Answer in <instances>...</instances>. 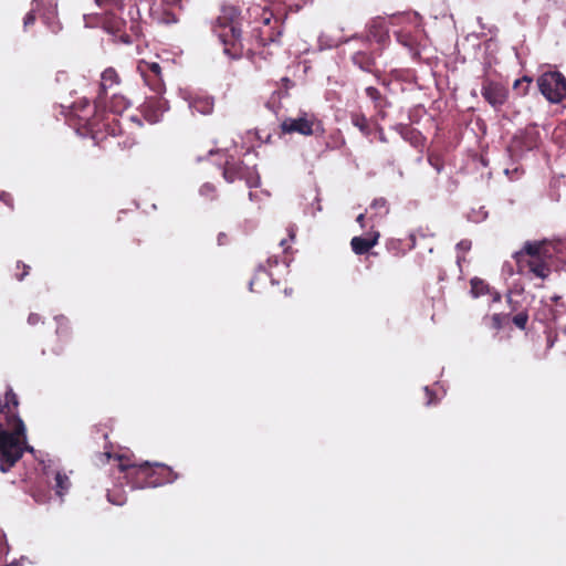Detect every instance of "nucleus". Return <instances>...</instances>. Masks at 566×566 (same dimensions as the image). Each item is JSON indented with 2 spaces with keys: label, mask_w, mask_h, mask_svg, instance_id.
I'll use <instances>...</instances> for the list:
<instances>
[{
  "label": "nucleus",
  "mask_w": 566,
  "mask_h": 566,
  "mask_svg": "<svg viewBox=\"0 0 566 566\" xmlns=\"http://www.w3.org/2000/svg\"><path fill=\"white\" fill-rule=\"evenodd\" d=\"M254 10L262 11L261 20L259 25L252 29L247 43L242 40V32L239 28L240 11L235 7L221 9L220 14L212 23V31L229 59L239 60L245 56L256 70L261 71L273 63L275 51L280 48L282 23L265 8L255 7Z\"/></svg>",
  "instance_id": "obj_1"
},
{
  "label": "nucleus",
  "mask_w": 566,
  "mask_h": 566,
  "mask_svg": "<svg viewBox=\"0 0 566 566\" xmlns=\"http://www.w3.org/2000/svg\"><path fill=\"white\" fill-rule=\"evenodd\" d=\"M19 398L11 387L0 400V471L9 472L23 457L24 452H32L33 448L27 444L25 426L18 413Z\"/></svg>",
  "instance_id": "obj_2"
},
{
  "label": "nucleus",
  "mask_w": 566,
  "mask_h": 566,
  "mask_svg": "<svg viewBox=\"0 0 566 566\" xmlns=\"http://www.w3.org/2000/svg\"><path fill=\"white\" fill-rule=\"evenodd\" d=\"M114 460L117 468L124 473V479L132 489L158 488L174 483L179 474L169 465L160 462H132L129 458L122 454H113L106 450L97 454L101 463Z\"/></svg>",
  "instance_id": "obj_3"
},
{
  "label": "nucleus",
  "mask_w": 566,
  "mask_h": 566,
  "mask_svg": "<svg viewBox=\"0 0 566 566\" xmlns=\"http://www.w3.org/2000/svg\"><path fill=\"white\" fill-rule=\"evenodd\" d=\"M98 98L93 105V114H77L82 126L95 140H103L106 136L116 137L122 134V125L118 119L124 111L130 106L129 99L119 93H113L108 108L101 106Z\"/></svg>",
  "instance_id": "obj_4"
},
{
  "label": "nucleus",
  "mask_w": 566,
  "mask_h": 566,
  "mask_svg": "<svg viewBox=\"0 0 566 566\" xmlns=\"http://www.w3.org/2000/svg\"><path fill=\"white\" fill-rule=\"evenodd\" d=\"M95 3L104 10L101 25L113 36L114 42L128 45L142 35L140 14L137 6H129L128 15L130 20L128 24L123 18L116 14V11L123 9L122 0H95Z\"/></svg>",
  "instance_id": "obj_5"
},
{
  "label": "nucleus",
  "mask_w": 566,
  "mask_h": 566,
  "mask_svg": "<svg viewBox=\"0 0 566 566\" xmlns=\"http://www.w3.org/2000/svg\"><path fill=\"white\" fill-rule=\"evenodd\" d=\"M95 3L104 10L101 25L113 36L114 42L128 45L142 35L140 14L137 6H129L128 15L130 20L128 24L123 18L116 14V11L123 9L122 0H95Z\"/></svg>",
  "instance_id": "obj_6"
},
{
  "label": "nucleus",
  "mask_w": 566,
  "mask_h": 566,
  "mask_svg": "<svg viewBox=\"0 0 566 566\" xmlns=\"http://www.w3.org/2000/svg\"><path fill=\"white\" fill-rule=\"evenodd\" d=\"M555 252V245L548 240L526 241L522 249L513 254L516 272L546 280L552 273Z\"/></svg>",
  "instance_id": "obj_7"
},
{
  "label": "nucleus",
  "mask_w": 566,
  "mask_h": 566,
  "mask_svg": "<svg viewBox=\"0 0 566 566\" xmlns=\"http://www.w3.org/2000/svg\"><path fill=\"white\" fill-rule=\"evenodd\" d=\"M417 18V13L399 12L392 13L388 17V20L381 17H377L371 20L367 28V35L364 43L375 45V48H382V51L390 41L388 24L397 25L409 23Z\"/></svg>",
  "instance_id": "obj_8"
},
{
  "label": "nucleus",
  "mask_w": 566,
  "mask_h": 566,
  "mask_svg": "<svg viewBox=\"0 0 566 566\" xmlns=\"http://www.w3.org/2000/svg\"><path fill=\"white\" fill-rule=\"evenodd\" d=\"M222 176L229 184L234 181H244L247 187L256 188L261 184V178L255 165H248L241 158L226 155L222 164Z\"/></svg>",
  "instance_id": "obj_9"
},
{
  "label": "nucleus",
  "mask_w": 566,
  "mask_h": 566,
  "mask_svg": "<svg viewBox=\"0 0 566 566\" xmlns=\"http://www.w3.org/2000/svg\"><path fill=\"white\" fill-rule=\"evenodd\" d=\"M541 94L552 104L564 102L566 96V77L559 71H547L537 77Z\"/></svg>",
  "instance_id": "obj_10"
},
{
  "label": "nucleus",
  "mask_w": 566,
  "mask_h": 566,
  "mask_svg": "<svg viewBox=\"0 0 566 566\" xmlns=\"http://www.w3.org/2000/svg\"><path fill=\"white\" fill-rule=\"evenodd\" d=\"M281 130L283 134H300L303 136H312L318 129L324 132L322 128V123L318 120L314 114L302 113L298 117H287L285 118L281 125Z\"/></svg>",
  "instance_id": "obj_11"
},
{
  "label": "nucleus",
  "mask_w": 566,
  "mask_h": 566,
  "mask_svg": "<svg viewBox=\"0 0 566 566\" xmlns=\"http://www.w3.org/2000/svg\"><path fill=\"white\" fill-rule=\"evenodd\" d=\"M181 0H159L149 7V14L154 22L159 24H174L179 21Z\"/></svg>",
  "instance_id": "obj_12"
},
{
  "label": "nucleus",
  "mask_w": 566,
  "mask_h": 566,
  "mask_svg": "<svg viewBox=\"0 0 566 566\" xmlns=\"http://www.w3.org/2000/svg\"><path fill=\"white\" fill-rule=\"evenodd\" d=\"M381 54L382 48H375V45H370L361 41L360 46L352 54L350 60L353 64L361 71L378 76L376 60L381 56Z\"/></svg>",
  "instance_id": "obj_13"
},
{
  "label": "nucleus",
  "mask_w": 566,
  "mask_h": 566,
  "mask_svg": "<svg viewBox=\"0 0 566 566\" xmlns=\"http://www.w3.org/2000/svg\"><path fill=\"white\" fill-rule=\"evenodd\" d=\"M137 72L154 93L161 95L165 92V82L161 74V66L157 62L139 60Z\"/></svg>",
  "instance_id": "obj_14"
},
{
  "label": "nucleus",
  "mask_w": 566,
  "mask_h": 566,
  "mask_svg": "<svg viewBox=\"0 0 566 566\" xmlns=\"http://www.w3.org/2000/svg\"><path fill=\"white\" fill-rule=\"evenodd\" d=\"M481 95L494 109H500L507 102L510 92L503 83L485 77Z\"/></svg>",
  "instance_id": "obj_15"
},
{
  "label": "nucleus",
  "mask_w": 566,
  "mask_h": 566,
  "mask_svg": "<svg viewBox=\"0 0 566 566\" xmlns=\"http://www.w3.org/2000/svg\"><path fill=\"white\" fill-rule=\"evenodd\" d=\"M167 109V101L158 94L147 97L140 106V113L149 124L158 123Z\"/></svg>",
  "instance_id": "obj_16"
},
{
  "label": "nucleus",
  "mask_w": 566,
  "mask_h": 566,
  "mask_svg": "<svg viewBox=\"0 0 566 566\" xmlns=\"http://www.w3.org/2000/svg\"><path fill=\"white\" fill-rule=\"evenodd\" d=\"M35 9H44L42 18L53 33L61 30L60 23L56 21L57 0H34Z\"/></svg>",
  "instance_id": "obj_17"
},
{
  "label": "nucleus",
  "mask_w": 566,
  "mask_h": 566,
  "mask_svg": "<svg viewBox=\"0 0 566 566\" xmlns=\"http://www.w3.org/2000/svg\"><path fill=\"white\" fill-rule=\"evenodd\" d=\"M539 134L534 128L525 129L520 135L515 136L512 142V148L523 154L530 151L538 146Z\"/></svg>",
  "instance_id": "obj_18"
},
{
  "label": "nucleus",
  "mask_w": 566,
  "mask_h": 566,
  "mask_svg": "<svg viewBox=\"0 0 566 566\" xmlns=\"http://www.w3.org/2000/svg\"><path fill=\"white\" fill-rule=\"evenodd\" d=\"M379 237L380 233L375 230L369 231L366 237H354L350 240V248L357 255L366 254L378 243Z\"/></svg>",
  "instance_id": "obj_19"
},
{
  "label": "nucleus",
  "mask_w": 566,
  "mask_h": 566,
  "mask_svg": "<svg viewBox=\"0 0 566 566\" xmlns=\"http://www.w3.org/2000/svg\"><path fill=\"white\" fill-rule=\"evenodd\" d=\"M120 84V76L114 67H107L101 75V92L97 96L98 101L107 95V91Z\"/></svg>",
  "instance_id": "obj_20"
},
{
  "label": "nucleus",
  "mask_w": 566,
  "mask_h": 566,
  "mask_svg": "<svg viewBox=\"0 0 566 566\" xmlns=\"http://www.w3.org/2000/svg\"><path fill=\"white\" fill-rule=\"evenodd\" d=\"M471 285V294L474 297H479L485 294H491L494 302H499L501 300V294L496 291L492 292L490 285L480 277H473L470 281Z\"/></svg>",
  "instance_id": "obj_21"
},
{
  "label": "nucleus",
  "mask_w": 566,
  "mask_h": 566,
  "mask_svg": "<svg viewBox=\"0 0 566 566\" xmlns=\"http://www.w3.org/2000/svg\"><path fill=\"white\" fill-rule=\"evenodd\" d=\"M190 107L193 112L202 115H209L213 112L214 101L210 96H195L190 102Z\"/></svg>",
  "instance_id": "obj_22"
},
{
  "label": "nucleus",
  "mask_w": 566,
  "mask_h": 566,
  "mask_svg": "<svg viewBox=\"0 0 566 566\" xmlns=\"http://www.w3.org/2000/svg\"><path fill=\"white\" fill-rule=\"evenodd\" d=\"M369 213L370 220H377L386 217L389 213L388 201L380 197L373 200L369 208L366 210Z\"/></svg>",
  "instance_id": "obj_23"
},
{
  "label": "nucleus",
  "mask_w": 566,
  "mask_h": 566,
  "mask_svg": "<svg viewBox=\"0 0 566 566\" xmlns=\"http://www.w3.org/2000/svg\"><path fill=\"white\" fill-rule=\"evenodd\" d=\"M510 321V315L505 313H494L492 315H485L482 318V323L485 327L491 331H501Z\"/></svg>",
  "instance_id": "obj_24"
},
{
  "label": "nucleus",
  "mask_w": 566,
  "mask_h": 566,
  "mask_svg": "<svg viewBox=\"0 0 566 566\" xmlns=\"http://www.w3.org/2000/svg\"><path fill=\"white\" fill-rule=\"evenodd\" d=\"M395 36L398 43L407 48L413 56L419 55L417 38L409 31L399 30L395 32Z\"/></svg>",
  "instance_id": "obj_25"
},
{
  "label": "nucleus",
  "mask_w": 566,
  "mask_h": 566,
  "mask_svg": "<svg viewBox=\"0 0 566 566\" xmlns=\"http://www.w3.org/2000/svg\"><path fill=\"white\" fill-rule=\"evenodd\" d=\"M54 319L56 323V329H55L56 336L61 340L67 342L72 336V327H71L70 319L62 314L56 315L54 317Z\"/></svg>",
  "instance_id": "obj_26"
},
{
  "label": "nucleus",
  "mask_w": 566,
  "mask_h": 566,
  "mask_svg": "<svg viewBox=\"0 0 566 566\" xmlns=\"http://www.w3.org/2000/svg\"><path fill=\"white\" fill-rule=\"evenodd\" d=\"M366 95L374 102L375 108L382 112L388 105L387 98L380 93V91L374 86L365 88Z\"/></svg>",
  "instance_id": "obj_27"
},
{
  "label": "nucleus",
  "mask_w": 566,
  "mask_h": 566,
  "mask_svg": "<svg viewBox=\"0 0 566 566\" xmlns=\"http://www.w3.org/2000/svg\"><path fill=\"white\" fill-rule=\"evenodd\" d=\"M259 283H262L263 285H266L268 283H271V284L273 283L270 273L268 271H265L262 266H260L258 269L254 276L250 281V283H249L250 291L251 292H261L260 290H258L255 287Z\"/></svg>",
  "instance_id": "obj_28"
},
{
  "label": "nucleus",
  "mask_w": 566,
  "mask_h": 566,
  "mask_svg": "<svg viewBox=\"0 0 566 566\" xmlns=\"http://www.w3.org/2000/svg\"><path fill=\"white\" fill-rule=\"evenodd\" d=\"M71 481L65 473L56 472L55 474V492L59 496H63L70 489Z\"/></svg>",
  "instance_id": "obj_29"
},
{
  "label": "nucleus",
  "mask_w": 566,
  "mask_h": 566,
  "mask_svg": "<svg viewBox=\"0 0 566 566\" xmlns=\"http://www.w3.org/2000/svg\"><path fill=\"white\" fill-rule=\"evenodd\" d=\"M532 83V78L527 75H524L513 83V90L517 91L520 96H525L528 93L530 85Z\"/></svg>",
  "instance_id": "obj_30"
},
{
  "label": "nucleus",
  "mask_w": 566,
  "mask_h": 566,
  "mask_svg": "<svg viewBox=\"0 0 566 566\" xmlns=\"http://www.w3.org/2000/svg\"><path fill=\"white\" fill-rule=\"evenodd\" d=\"M352 123L357 127L364 135H369L370 128L367 117L364 114H353Z\"/></svg>",
  "instance_id": "obj_31"
},
{
  "label": "nucleus",
  "mask_w": 566,
  "mask_h": 566,
  "mask_svg": "<svg viewBox=\"0 0 566 566\" xmlns=\"http://www.w3.org/2000/svg\"><path fill=\"white\" fill-rule=\"evenodd\" d=\"M107 500L114 505H123L126 503V495L123 491H108Z\"/></svg>",
  "instance_id": "obj_32"
},
{
  "label": "nucleus",
  "mask_w": 566,
  "mask_h": 566,
  "mask_svg": "<svg viewBox=\"0 0 566 566\" xmlns=\"http://www.w3.org/2000/svg\"><path fill=\"white\" fill-rule=\"evenodd\" d=\"M528 322V314L522 311L512 317V323L520 329H525Z\"/></svg>",
  "instance_id": "obj_33"
},
{
  "label": "nucleus",
  "mask_w": 566,
  "mask_h": 566,
  "mask_svg": "<svg viewBox=\"0 0 566 566\" xmlns=\"http://www.w3.org/2000/svg\"><path fill=\"white\" fill-rule=\"evenodd\" d=\"M429 164L436 169V171L439 174L443 169V160L440 156L430 154L428 156Z\"/></svg>",
  "instance_id": "obj_34"
},
{
  "label": "nucleus",
  "mask_w": 566,
  "mask_h": 566,
  "mask_svg": "<svg viewBox=\"0 0 566 566\" xmlns=\"http://www.w3.org/2000/svg\"><path fill=\"white\" fill-rule=\"evenodd\" d=\"M17 270H20L21 269V273H15V279L18 281H22L30 272V266L28 264H24L23 262L21 261H18L17 262Z\"/></svg>",
  "instance_id": "obj_35"
},
{
  "label": "nucleus",
  "mask_w": 566,
  "mask_h": 566,
  "mask_svg": "<svg viewBox=\"0 0 566 566\" xmlns=\"http://www.w3.org/2000/svg\"><path fill=\"white\" fill-rule=\"evenodd\" d=\"M36 18H35V9H32L30 12H28L23 19V27L24 29H29L31 25L34 24Z\"/></svg>",
  "instance_id": "obj_36"
},
{
  "label": "nucleus",
  "mask_w": 566,
  "mask_h": 566,
  "mask_svg": "<svg viewBox=\"0 0 566 566\" xmlns=\"http://www.w3.org/2000/svg\"><path fill=\"white\" fill-rule=\"evenodd\" d=\"M28 323L32 326L38 325L39 323H43V318L38 313H31L28 317Z\"/></svg>",
  "instance_id": "obj_37"
},
{
  "label": "nucleus",
  "mask_w": 566,
  "mask_h": 566,
  "mask_svg": "<svg viewBox=\"0 0 566 566\" xmlns=\"http://www.w3.org/2000/svg\"><path fill=\"white\" fill-rule=\"evenodd\" d=\"M399 245H400V241H398V240H390L387 243V249H388V251H390V252L395 251V254H398Z\"/></svg>",
  "instance_id": "obj_38"
},
{
  "label": "nucleus",
  "mask_w": 566,
  "mask_h": 566,
  "mask_svg": "<svg viewBox=\"0 0 566 566\" xmlns=\"http://www.w3.org/2000/svg\"><path fill=\"white\" fill-rule=\"evenodd\" d=\"M457 248L462 250V251H469L471 249V241L470 240H461L457 244Z\"/></svg>",
  "instance_id": "obj_39"
},
{
  "label": "nucleus",
  "mask_w": 566,
  "mask_h": 566,
  "mask_svg": "<svg viewBox=\"0 0 566 566\" xmlns=\"http://www.w3.org/2000/svg\"><path fill=\"white\" fill-rule=\"evenodd\" d=\"M366 213H367V212H365V213H360V214H358V216H357V218H356V221H357V223L360 226V228H365V227H366V224H365Z\"/></svg>",
  "instance_id": "obj_40"
},
{
  "label": "nucleus",
  "mask_w": 566,
  "mask_h": 566,
  "mask_svg": "<svg viewBox=\"0 0 566 566\" xmlns=\"http://www.w3.org/2000/svg\"><path fill=\"white\" fill-rule=\"evenodd\" d=\"M200 191L202 195H208L210 192H214V188L211 185H203Z\"/></svg>",
  "instance_id": "obj_41"
},
{
  "label": "nucleus",
  "mask_w": 566,
  "mask_h": 566,
  "mask_svg": "<svg viewBox=\"0 0 566 566\" xmlns=\"http://www.w3.org/2000/svg\"><path fill=\"white\" fill-rule=\"evenodd\" d=\"M226 238H227V235H226L224 233H220V234H219V238H218L219 243L221 244V243H222V241H224V239H226Z\"/></svg>",
  "instance_id": "obj_42"
},
{
  "label": "nucleus",
  "mask_w": 566,
  "mask_h": 566,
  "mask_svg": "<svg viewBox=\"0 0 566 566\" xmlns=\"http://www.w3.org/2000/svg\"><path fill=\"white\" fill-rule=\"evenodd\" d=\"M90 107V103L88 102H85L83 107L81 108V113H84L85 112V108H88Z\"/></svg>",
  "instance_id": "obj_43"
},
{
  "label": "nucleus",
  "mask_w": 566,
  "mask_h": 566,
  "mask_svg": "<svg viewBox=\"0 0 566 566\" xmlns=\"http://www.w3.org/2000/svg\"><path fill=\"white\" fill-rule=\"evenodd\" d=\"M282 81H283V84H289L291 82L289 77H283Z\"/></svg>",
  "instance_id": "obj_44"
},
{
  "label": "nucleus",
  "mask_w": 566,
  "mask_h": 566,
  "mask_svg": "<svg viewBox=\"0 0 566 566\" xmlns=\"http://www.w3.org/2000/svg\"><path fill=\"white\" fill-rule=\"evenodd\" d=\"M553 344H554V342H553V340H551V339H548V347H552V346H553Z\"/></svg>",
  "instance_id": "obj_45"
},
{
  "label": "nucleus",
  "mask_w": 566,
  "mask_h": 566,
  "mask_svg": "<svg viewBox=\"0 0 566 566\" xmlns=\"http://www.w3.org/2000/svg\"><path fill=\"white\" fill-rule=\"evenodd\" d=\"M411 240H412V247L415 245V235H410Z\"/></svg>",
  "instance_id": "obj_46"
}]
</instances>
